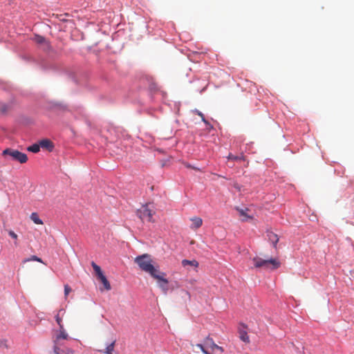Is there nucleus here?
<instances>
[{
  "instance_id": "21",
  "label": "nucleus",
  "mask_w": 354,
  "mask_h": 354,
  "mask_svg": "<svg viewBox=\"0 0 354 354\" xmlns=\"http://www.w3.org/2000/svg\"><path fill=\"white\" fill-rule=\"evenodd\" d=\"M27 149L28 151H31L32 153H37L40 150L39 143L38 142L33 144L32 145L29 146Z\"/></svg>"
},
{
  "instance_id": "6",
  "label": "nucleus",
  "mask_w": 354,
  "mask_h": 354,
  "mask_svg": "<svg viewBox=\"0 0 354 354\" xmlns=\"http://www.w3.org/2000/svg\"><path fill=\"white\" fill-rule=\"evenodd\" d=\"M61 346L62 344L58 342L54 344L53 349L55 354H75L73 350L68 348H62Z\"/></svg>"
},
{
  "instance_id": "25",
  "label": "nucleus",
  "mask_w": 354,
  "mask_h": 354,
  "mask_svg": "<svg viewBox=\"0 0 354 354\" xmlns=\"http://www.w3.org/2000/svg\"><path fill=\"white\" fill-rule=\"evenodd\" d=\"M71 288L68 285L64 286V295L65 297H67L69 292H71Z\"/></svg>"
},
{
  "instance_id": "15",
  "label": "nucleus",
  "mask_w": 354,
  "mask_h": 354,
  "mask_svg": "<svg viewBox=\"0 0 354 354\" xmlns=\"http://www.w3.org/2000/svg\"><path fill=\"white\" fill-rule=\"evenodd\" d=\"M182 265L184 267H185L187 266H190L197 268L198 266V263L196 260L190 261V260L184 259L182 261Z\"/></svg>"
},
{
  "instance_id": "7",
  "label": "nucleus",
  "mask_w": 354,
  "mask_h": 354,
  "mask_svg": "<svg viewBox=\"0 0 354 354\" xmlns=\"http://www.w3.org/2000/svg\"><path fill=\"white\" fill-rule=\"evenodd\" d=\"M204 342L207 346H209L212 349H217L221 353L224 351L223 348L216 344L213 339L209 337V336H207L205 339Z\"/></svg>"
},
{
  "instance_id": "8",
  "label": "nucleus",
  "mask_w": 354,
  "mask_h": 354,
  "mask_svg": "<svg viewBox=\"0 0 354 354\" xmlns=\"http://www.w3.org/2000/svg\"><path fill=\"white\" fill-rule=\"evenodd\" d=\"M40 148L46 149L49 151H53L54 145L52 141L48 139H43L39 142Z\"/></svg>"
},
{
  "instance_id": "17",
  "label": "nucleus",
  "mask_w": 354,
  "mask_h": 354,
  "mask_svg": "<svg viewBox=\"0 0 354 354\" xmlns=\"http://www.w3.org/2000/svg\"><path fill=\"white\" fill-rule=\"evenodd\" d=\"M12 109V104H1L0 105V112L5 114L8 113Z\"/></svg>"
},
{
  "instance_id": "19",
  "label": "nucleus",
  "mask_w": 354,
  "mask_h": 354,
  "mask_svg": "<svg viewBox=\"0 0 354 354\" xmlns=\"http://www.w3.org/2000/svg\"><path fill=\"white\" fill-rule=\"evenodd\" d=\"M91 266L97 277H101L102 275H103V272L100 268V267L99 266H97L95 263H94L93 261L91 263Z\"/></svg>"
},
{
  "instance_id": "3",
  "label": "nucleus",
  "mask_w": 354,
  "mask_h": 354,
  "mask_svg": "<svg viewBox=\"0 0 354 354\" xmlns=\"http://www.w3.org/2000/svg\"><path fill=\"white\" fill-rule=\"evenodd\" d=\"M166 273L161 272L160 270L157 271L151 277L157 281L159 288L162 290L164 294H167L169 290L168 283L169 281L166 278Z\"/></svg>"
},
{
  "instance_id": "16",
  "label": "nucleus",
  "mask_w": 354,
  "mask_h": 354,
  "mask_svg": "<svg viewBox=\"0 0 354 354\" xmlns=\"http://www.w3.org/2000/svg\"><path fill=\"white\" fill-rule=\"evenodd\" d=\"M30 219L37 225H42L43 221L39 218V215L36 212H32L30 214Z\"/></svg>"
},
{
  "instance_id": "9",
  "label": "nucleus",
  "mask_w": 354,
  "mask_h": 354,
  "mask_svg": "<svg viewBox=\"0 0 354 354\" xmlns=\"http://www.w3.org/2000/svg\"><path fill=\"white\" fill-rule=\"evenodd\" d=\"M190 220L192 222V224L190 227L192 229H198L203 224V220L200 217H193Z\"/></svg>"
},
{
  "instance_id": "13",
  "label": "nucleus",
  "mask_w": 354,
  "mask_h": 354,
  "mask_svg": "<svg viewBox=\"0 0 354 354\" xmlns=\"http://www.w3.org/2000/svg\"><path fill=\"white\" fill-rule=\"evenodd\" d=\"M98 279L100 280L102 283L104 285V288L106 290H111V287L110 285L109 281L107 280L106 277L104 276V274L102 275L101 277H98Z\"/></svg>"
},
{
  "instance_id": "31",
  "label": "nucleus",
  "mask_w": 354,
  "mask_h": 354,
  "mask_svg": "<svg viewBox=\"0 0 354 354\" xmlns=\"http://www.w3.org/2000/svg\"><path fill=\"white\" fill-rule=\"evenodd\" d=\"M192 169H193L194 170H197V171L200 170L198 168H196V167H192Z\"/></svg>"
},
{
  "instance_id": "1",
  "label": "nucleus",
  "mask_w": 354,
  "mask_h": 354,
  "mask_svg": "<svg viewBox=\"0 0 354 354\" xmlns=\"http://www.w3.org/2000/svg\"><path fill=\"white\" fill-rule=\"evenodd\" d=\"M134 261L138 264L140 270L149 274L151 277L159 270L158 266L155 267L153 266V260L148 254H143L136 257Z\"/></svg>"
},
{
  "instance_id": "2",
  "label": "nucleus",
  "mask_w": 354,
  "mask_h": 354,
  "mask_svg": "<svg viewBox=\"0 0 354 354\" xmlns=\"http://www.w3.org/2000/svg\"><path fill=\"white\" fill-rule=\"evenodd\" d=\"M254 267L257 268H264L274 270L280 266V262L277 259H263L259 257L252 259Z\"/></svg>"
},
{
  "instance_id": "11",
  "label": "nucleus",
  "mask_w": 354,
  "mask_h": 354,
  "mask_svg": "<svg viewBox=\"0 0 354 354\" xmlns=\"http://www.w3.org/2000/svg\"><path fill=\"white\" fill-rule=\"evenodd\" d=\"M65 313V311L64 309H60L57 314L55 315V320L57 323V324L59 326V328H62L63 324H62V317Z\"/></svg>"
},
{
  "instance_id": "26",
  "label": "nucleus",
  "mask_w": 354,
  "mask_h": 354,
  "mask_svg": "<svg viewBox=\"0 0 354 354\" xmlns=\"http://www.w3.org/2000/svg\"><path fill=\"white\" fill-rule=\"evenodd\" d=\"M8 234L10 235V237H12L13 239L15 240H17L18 239V236L17 234L12 230H9L8 231Z\"/></svg>"
},
{
  "instance_id": "4",
  "label": "nucleus",
  "mask_w": 354,
  "mask_h": 354,
  "mask_svg": "<svg viewBox=\"0 0 354 354\" xmlns=\"http://www.w3.org/2000/svg\"><path fill=\"white\" fill-rule=\"evenodd\" d=\"M154 214L155 211L151 209L149 205H142L141 208L137 211V216L143 221L154 222L153 219V215Z\"/></svg>"
},
{
  "instance_id": "18",
  "label": "nucleus",
  "mask_w": 354,
  "mask_h": 354,
  "mask_svg": "<svg viewBox=\"0 0 354 354\" xmlns=\"http://www.w3.org/2000/svg\"><path fill=\"white\" fill-rule=\"evenodd\" d=\"M115 341H113L112 343H111L109 345L106 346L105 350L103 351V353L106 354H113V351H114ZM100 352H102V351L100 350Z\"/></svg>"
},
{
  "instance_id": "28",
  "label": "nucleus",
  "mask_w": 354,
  "mask_h": 354,
  "mask_svg": "<svg viewBox=\"0 0 354 354\" xmlns=\"http://www.w3.org/2000/svg\"><path fill=\"white\" fill-rule=\"evenodd\" d=\"M196 346L198 347V348H200L202 352H203V351L205 350V347L201 344H198L196 345Z\"/></svg>"
},
{
  "instance_id": "30",
  "label": "nucleus",
  "mask_w": 354,
  "mask_h": 354,
  "mask_svg": "<svg viewBox=\"0 0 354 354\" xmlns=\"http://www.w3.org/2000/svg\"><path fill=\"white\" fill-rule=\"evenodd\" d=\"M204 354H210L206 349L203 352Z\"/></svg>"
},
{
  "instance_id": "23",
  "label": "nucleus",
  "mask_w": 354,
  "mask_h": 354,
  "mask_svg": "<svg viewBox=\"0 0 354 354\" xmlns=\"http://www.w3.org/2000/svg\"><path fill=\"white\" fill-rule=\"evenodd\" d=\"M30 261H38V262H40V263H43L41 259L37 257L35 255H32V256H31L30 258L24 259L23 261V263H26V262Z\"/></svg>"
},
{
  "instance_id": "22",
  "label": "nucleus",
  "mask_w": 354,
  "mask_h": 354,
  "mask_svg": "<svg viewBox=\"0 0 354 354\" xmlns=\"http://www.w3.org/2000/svg\"><path fill=\"white\" fill-rule=\"evenodd\" d=\"M240 216H243V218L242 219L243 221H248L249 219H252V217L250 216H248L245 211L243 209H239Z\"/></svg>"
},
{
  "instance_id": "20",
  "label": "nucleus",
  "mask_w": 354,
  "mask_h": 354,
  "mask_svg": "<svg viewBox=\"0 0 354 354\" xmlns=\"http://www.w3.org/2000/svg\"><path fill=\"white\" fill-rule=\"evenodd\" d=\"M239 337L243 342H244L245 343L250 342L249 336L248 335V333L245 330H240L239 331Z\"/></svg>"
},
{
  "instance_id": "10",
  "label": "nucleus",
  "mask_w": 354,
  "mask_h": 354,
  "mask_svg": "<svg viewBox=\"0 0 354 354\" xmlns=\"http://www.w3.org/2000/svg\"><path fill=\"white\" fill-rule=\"evenodd\" d=\"M68 337V334L66 333L64 326L62 328H59V334L57 335L56 339L54 340V344H56L57 342H60L61 339H67Z\"/></svg>"
},
{
  "instance_id": "29",
  "label": "nucleus",
  "mask_w": 354,
  "mask_h": 354,
  "mask_svg": "<svg viewBox=\"0 0 354 354\" xmlns=\"http://www.w3.org/2000/svg\"><path fill=\"white\" fill-rule=\"evenodd\" d=\"M185 167L187 168H191L192 169V166L191 165L188 164V163H185Z\"/></svg>"
},
{
  "instance_id": "24",
  "label": "nucleus",
  "mask_w": 354,
  "mask_h": 354,
  "mask_svg": "<svg viewBox=\"0 0 354 354\" xmlns=\"http://www.w3.org/2000/svg\"><path fill=\"white\" fill-rule=\"evenodd\" d=\"M35 41L38 44L47 43L46 39L41 36H36Z\"/></svg>"
},
{
  "instance_id": "5",
  "label": "nucleus",
  "mask_w": 354,
  "mask_h": 354,
  "mask_svg": "<svg viewBox=\"0 0 354 354\" xmlns=\"http://www.w3.org/2000/svg\"><path fill=\"white\" fill-rule=\"evenodd\" d=\"M3 156H10L12 160L19 162L23 164L27 162L28 156L26 153L20 152L18 150L12 149H6L3 151Z\"/></svg>"
},
{
  "instance_id": "14",
  "label": "nucleus",
  "mask_w": 354,
  "mask_h": 354,
  "mask_svg": "<svg viewBox=\"0 0 354 354\" xmlns=\"http://www.w3.org/2000/svg\"><path fill=\"white\" fill-rule=\"evenodd\" d=\"M228 160H245V156L243 155V153L241 152L240 156H234L232 153H230L227 157Z\"/></svg>"
},
{
  "instance_id": "12",
  "label": "nucleus",
  "mask_w": 354,
  "mask_h": 354,
  "mask_svg": "<svg viewBox=\"0 0 354 354\" xmlns=\"http://www.w3.org/2000/svg\"><path fill=\"white\" fill-rule=\"evenodd\" d=\"M268 237L269 241L272 243L273 247L276 248L277 243L279 241L278 236L276 234L270 232L268 233Z\"/></svg>"
},
{
  "instance_id": "27",
  "label": "nucleus",
  "mask_w": 354,
  "mask_h": 354,
  "mask_svg": "<svg viewBox=\"0 0 354 354\" xmlns=\"http://www.w3.org/2000/svg\"><path fill=\"white\" fill-rule=\"evenodd\" d=\"M196 112H197L198 115L199 116H201L202 121L204 122L206 124H209V122L205 120L204 115L198 111H197Z\"/></svg>"
}]
</instances>
